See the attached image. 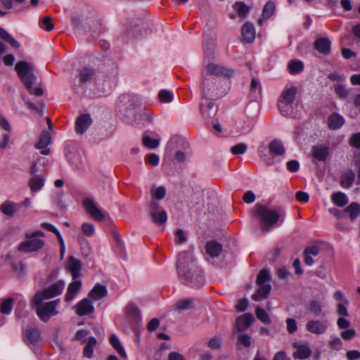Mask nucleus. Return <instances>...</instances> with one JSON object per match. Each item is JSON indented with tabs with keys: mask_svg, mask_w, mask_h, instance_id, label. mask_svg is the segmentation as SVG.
Here are the masks:
<instances>
[{
	"mask_svg": "<svg viewBox=\"0 0 360 360\" xmlns=\"http://www.w3.org/2000/svg\"><path fill=\"white\" fill-rule=\"evenodd\" d=\"M41 27L47 32H50L53 29L52 19L50 16H46L41 21Z\"/></svg>",
	"mask_w": 360,
	"mask_h": 360,
	"instance_id": "obj_56",
	"label": "nucleus"
},
{
	"mask_svg": "<svg viewBox=\"0 0 360 360\" xmlns=\"http://www.w3.org/2000/svg\"><path fill=\"white\" fill-rule=\"evenodd\" d=\"M194 307V300L191 298L180 300L176 303V309L179 311L188 310Z\"/></svg>",
	"mask_w": 360,
	"mask_h": 360,
	"instance_id": "obj_40",
	"label": "nucleus"
},
{
	"mask_svg": "<svg viewBox=\"0 0 360 360\" xmlns=\"http://www.w3.org/2000/svg\"><path fill=\"white\" fill-rule=\"evenodd\" d=\"M330 46L331 42L328 38H319L314 43L316 49L323 55H328L330 53Z\"/></svg>",
	"mask_w": 360,
	"mask_h": 360,
	"instance_id": "obj_29",
	"label": "nucleus"
},
{
	"mask_svg": "<svg viewBox=\"0 0 360 360\" xmlns=\"http://www.w3.org/2000/svg\"><path fill=\"white\" fill-rule=\"evenodd\" d=\"M0 37L5 41L9 43L14 48H19V43L14 39L5 30L0 27Z\"/></svg>",
	"mask_w": 360,
	"mask_h": 360,
	"instance_id": "obj_43",
	"label": "nucleus"
},
{
	"mask_svg": "<svg viewBox=\"0 0 360 360\" xmlns=\"http://www.w3.org/2000/svg\"><path fill=\"white\" fill-rule=\"evenodd\" d=\"M269 149L271 154L274 155H283L285 153V148L281 141L274 139L269 144Z\"/></svg>",
	"mask_w": 360,
	"mask_h": 360,
	"instance_id": "obj_32",
	"label": "nucleus"
},
{
	"mask_svg": "<svg viewBox=\"0 0 360 360\" xmlns=\"http://www.w3.org/2000/svg\"><path fill=\"white\" fill-rule=\"evenodd\" d=\"M233 71L226 69L221 64L215 62H210L205 65L202 70V96L205 98H218L225 95L224 91H218L210 87L211 84H216L219 80L215 76H231Z\"/></svg>",
	"mask_w": 360,
	"mask_h": 360,
	"instance_id": "obj_1",
	"label": "nucleus"
},
{
	"mask_svg": "<svg viewBox=\"0 0 360 360\" xmlns=\"http://www.w3.org/2000/svg\"><path fill=\"white\" fill-rule=\"evenodd\" d=\"M200 110L204 117H212L217 113V109L212 102H209L205 105L201 104Z\"/></svg>",
	"mask_w": 360,
	"mask_h": 360,
	"instance_id": "obj_37",
	"label": "nucleus"
},
{
	"mask_svg": "<svg viewBox=\"0 0 360 360\" xmlns=\"http://www.w3.org/2000/svg\"><path fill=\"white\" fill-rule=\"evenodd\" d=\"M335 91L339 97L342 98H346L348 95V91L341 84H338L335 86Z\"/></svg>",
	"mask_w": 360,
	"mask_h": 360,
	"instance_id": "obj_62",
	"label": "nucleus"
},
{
	"mask_svg": "<svg viewBox=\"0 0 360 360\" xmlns=\"http://www.w3.org/2000/svg\"><path fill=\"white\" fill-rule=\"evenodd\" d=\"M166 194V188L165 186H159L152 191V195L158 200H162Z\"/></svg>",
	"mask_w": 360,
	"mask_h": 360,
	"instance_id": "obj_59",
	"label": "nucleus"
},
{
	"mask_svg": "<svg viewBox=\"0 0 360 360\" xmlns=\"http://www.w3.org/2000/svg\"><path fill=\"white\" fill-rule=\"evenodd\" d=\"M275 5L274 2L269 1L266 3L263 8L262 16L264 18L267 19L270 18L274 13Z\"/></svg>",
	"mask_w": 360,
	"mask_h": 360,
	"instance_id": "obj_50",
	"label": "nucleus"
},
{
	"mask_svg": "<svg viewBox=\"0 0 360 360\" xmlns=\"http://www.w3.org/2000/svg\"><path fill=\"white\" fill-rule=\"evenodd\" d=\"M95 76V70L90 67H84L79 70L78 77L79 80V86H82L86 82L92 79Z\"/></svg>",
	"mask_w": 360,
	"mask_h": 360,
	"instance_id": "obj_23",
	"label": "nucleus"
},
{
	"mask_svg": "<svg viewBox=\"0 0 360 360\" xmlns=\"http://www.w3.org/2000/svg\"><path fill=\"white\" fill-rule=\"evenodd\" d=\"M159 99L161 102L169 103L173 99V94L167 90H161L158 94Z\"/></svg>",
	"mask_w": 360,
	"mask_h": 360,
	"instance_id": "obj_54",
	"label": "nucleus"
},
{
	"mask_svg": "<svg viewBox=\"0 0 360 360\" xmlns=\"http://www.w3.org/2000/svg\"><path fill=\"white\" fill-rule=\"evenodd\" d=\"M292 347L296 349L292 353V356L295 359H306L311 355V350L308 344H301L299 342H294Z\"/></svg>",
	"mask_w": 360,
	"mask_h": 360,
	"instance_id": "obj_15",
	"label": "nucleus"
},
{
	"mask_svg": "<svg viewBox=\"0 0 360 360\" xmlns=\"http://www.w3.org/2000/svg\"><path fill=\"white\" fill-rule=\"evenodd\" d=\"M65 151L68 160L75 167H79L81 163V157L75 151L74 147L68 146Z\"/></svg>",
	"mask_w": 360,
	"mask_h": 360,
	"instance_id": "obj_30",
	"label": "nucleus"
},
{
	"mask_svg": "<svg viewBox=\"0 0 360 360\" xmlns=\"http://www.w3.org/2000/svg\"><path fill=\"white\" fill-rule=\"evenodd\" d=\"M250 90L252 94H257V93L260 94V92L262 91V86H261L260 82L257 79H256V78L252 79Z\"/></svg>",
	"mask_w": 360,
	"mask_h": 360,
	"instance_id": "obj_57",
	"label": "nucleus"
},
{
	"mask_svg": "<svg viewBox=\"0 0 360 360\" xmlns=\"http://www.w3.org/2000/svg\"><path fill=\"white\" fill-rule=\"evenodd\" d=\"M150 215L153 222L157 224H164L167 220V214L163 210L158 212H150Z\"/></svg>",
	"mask_w": 360,
	"mask_h": 360,
	"instance_id": "obj_39",
	"label": "nucleus"
},
{
	"mask_svg": "<svg viewBox=\"0 0 360 360\" xmlns=\"http://www.w3.org/2000/svg\"><path fill=\"white\" fill-rule=\"evenodd\" d=\"M305 327L309 333L316 335H321L327 332L329 323L327 320L311 319L307 322Z\"/></svg>",
	"mask_w": 360,
	"mask_h": 360,
	"instance_id": "obj_12",
	"label": "nucleus"
},
{
	"mask_svg": "<svg viewBox=\"0 0 360 360\" xmlns=\"http://www.w3.org/2000/svg\"><path fill=\"white\" fill-rule=\"evenodd\" d=\"M328 345L330 349L339 351L343 346V342L340 337L333 336L328 341Z\"/></svg>",
	"mask_w": 360,
	"mask_h": 360,
	"instance_id": "obj_44",
	"label": "nucleus"
},
{
	"mask_svg": "<svg viewBox=\"0 0 360 360\" xmlns=\"http://www.w3.org/2000/svg\"><path fill=\"white\" fill-rule=\"evenodd\" d=\"M345 124V119L338 113L334 112L328 117V126L329 129L337 130Z\"/></svg>",
	"mask_w": 360,
	"mask_h": 360,
	"instance_id": "obj_24",
	"label": "nucleus"
},
{
	"mask_svg": "<svg viewBox=\"0 0 360 360\" xmlns=\"http://www.w3.org/2000/svg\"><path fill=\"white\" fill-rule=\"evenodd\" d=\"M287 330L290 334H293L297 330V322L294 319H287L286 321Z\"/></svg>",
	"mask_w": 360,
	"mask_h": 360,
	"instance_id": "obj_58",
	"label": "nucleus"
},
{
	"mask_svg": "<svg viewBox=\"0 0 360 360\" xmlns=\"http://www.w3.org/2000/svg\"><path fill=\"white\" fill-rule=\"evenodd\" d=\"M354 173L352 171L345 172L340 180V185L345 188H348L352 186L354 180Z\"/></svg>",
	"mask_w": 360,
	"mask_h": 360,
	"instance_id": "obj_38",
	"label": "nucleus"
},
{
	"mask_svg": "<svg viewBox=\"0 0 360 360\" xmlns=\"http://www.w3.org/2000/svg\"><path fill=\"white\" fill-rule=\"evenodd\" d=\"M45 179L41 175L32 176L29 180V187L32 193L40 191L45 185Z\"/></svg>",
	"mask_w": 360,
	"mask_h": 360,
	"instance_id": "obj_22",
	"label": "nucleus"
},
{
	"mask_svg": "<svg viewBox=\"0 0 360 360\" xmlns=\"http://www.w3.org/2000/svg\"><path fill=\"white\" fill-rule=\"evenodd\" d=\"M39 236L44 237V233L42 231L27 233L25 234L27 240L19 245L18 250L25 253H30L41 249L45 242L44 240L39 238Z\"/></svg>",
	"mask_w": 360,
	"mask_h": 360,
	"instance_id": "obj_7",
	"label": "nucleus"
},
{
	"mask_svg": "<svg viewBox=\"0 0 360 360\" xmlns=\"http://www.w3.org/2000/svg\"><path fill=\"white\" fill-rule=\"evenodd\" d=\"M117 75V69L112 68L109 74L102 75L96 81L94 88L89 92V96L99 97L110 94L116 86Z\"/></svg>",
	"mask_w": 360,
	"mask_h": 360,
	"instance_id": "obj_4",
	"label": "nucleus"
},
{
	"mask_svg": "<svg viewBox=\"0 0 360 360\" xmlns=\"http://www.w3.org/2000/svg\"><path fill=\"white\" fill-rule=\"evenodd\" d=\"M337 326L340 330H342L340 333L342 340L351 341L356 337V330L354 328H350L351 323L347 319L338 318L337 319Z\"/></svg>",
	"mask_w": 360,
	"mask_h": 360,
	"instance_id": "obj_11",
	"label": "nucleus"
},
{
	"mask_svg": "<svg viewBox=\"0 0 360 360\" xmlns=\"http://www.w3.org/2000/svg\"><path fill=\"white\" fill-rule=\"evenodd\" d=\"M350 143L356 148H360V132L353 134L350 138Z\"/></svg>",
	"mask_w": 360,
	"mask_h": 360,
	"instance_id": "obj_64",
	"label": "nucleus"
},
{
	"mask_svg": "<svg viewBox=\"0 0 360 360\" xmlns=\"http://www.w3.org/2000/svg\"><path fill=\"white\" fill-rule=\"evenodd\" d=\"M142 141L144 146L150 149L156 148L160 145V141L158 139H151L148 135L146 134L143 135Z\"/></svg>",
	"mask_w": 360,
	"mask_h": 360,
	"instance_id": "obj_47",
	"label": "nucleus"
},
{
	"mask_svg": "<svg viewBox=\"0 0 360 360\" xmlns=\"http://www.w3.org/2000/svg\"><path fill=\"white\" fill-rule=\"evenodd\" d=\"M51 135L47 131H42L39 141L35 144V148L41 150V153L47 155L50 153V150L46 148L47 146L51 143Z\"/></svg>",
	"mask_w": 360,
	"mask_h": 360,
	"instance_id": "obj_21",
	"label": "nucleus"
},
{
	"mask_svg": "<svg viewBox=\"0 0 360 360\" xmlns=\"http://www.w3.org/2000/svg\"><path fill=\"white\" fill-rule=\"evenodd\" d=\"M309 310L311 313H312L315 316H319L322 313L323 305L319 301L316 300H312L309 302Z\"/></svg>",
	"mask_w": 360,
	"mask_h": 360,
	"instance_id": "obj_42",
	"label": "nucleus"
},
{
	"mask_svg": "<svg viewBox=\"0 0 360 360\" xmlns=\"http://www.w3.org/2000/svg\"><path fill=\"white\" fill-rule=\"evenodd\" d=\"M349 304H336V313L339 318H345L349 316V312L347 307Z\"/></svg>",
	"mask_w": 360,
	"mask_h": 360,
	"instance_id": "obj_53",
	"label": "nucleus"
},
{
	"mask_svg": "<svg viewBox=\"0 0 360 360\" xmlns=\"http://www.w3.org/2000/svg\"><path fill=\"white\" fill-rule=\"evenodd\" d=\"M92 123L91 117L88 114H84L77 117L75 131L77 134H83Z\"/></svg>",
	"mask_w": 360,
	"mask_h": 360,
	"instance_id": "obj_16",
	"label": "nucleus"
},
{
	"mask_svg": "<svg viewBox=\"0 0 360 360\" xmlns=\"http://www.w3.org/2000/svg\"><path fill=\"white\" fill-rule=\"evenodd\" d=\"M23 340L27 345H36L41 340V333L37 328H29L24 333Z\"/></svg>",
	"mask_w": 360,
	"mask_h": 360,
	"instance_id": "obj_13",
	"label": "nucleus"
},
{
	"mask_svg": "<svg viewBox=\"0 0 360 360\" xmlns=\"http://www.w3.org/2000/svg\"><path fill=\"white\" fill-rule=\"evenodd\" d=\"M344 212L349 214L350 219L353 221L360 216V205L352 202L344 210Z\"/></svg>",
	"mask_w": 360,
	"mask_h": 360,
	"instance_id": "obj_34",
	"label": "nucleus"
},
{
	"mask_svg": "<svg viewBox=\"0 0 360 360\" xmlns=\"http://www.w3.org/2000/svg\"><path fill=\"white\" fill-rule=\"evenodd\" d=\"M59 303L60 300L58 299L44 304L43 302L37 304L34 302V296L30 302V304L34 307L37 316L44 322H47L51 316L59 314V311L57 310V306Z\"/></svg>",
	"mask_w": 360,
	"mask_h": 360,
	"instance_id": "obj_6",
	"label": "nucleus"
},
{
	"mask_svg": "<svg viewBox=\"0 0 360 360\" xmlns=\"http://www.w3.org/2000/svg\"><path fill=\"white\" fill-rule=\"evenodd\" d=\"M247 150V146L243 143H240L233 146L231 148L230 151L233 155H240L243 154Z\"/></svg>",
	"mask_w": 360,
	"mask_h": 360,
	"instance_id": "obj_55",
	"label": "nucleus"
},
{
	"mask_svg": "<svg viewBox=\"0 0 360 360\" xmlns=\"http://www.w3.org/2000/svg\"><path fill=\"white\" fill-rule=\"evenodd\" d=\"M335 300L338 302L337 304H349V301L345 297L344 294L340 290H336L333 294Z\"/></svg>",
	"mask_w": 360,
	"mask_h": 360,
	"instance_id": "obj_60",
	"label": "nucleus"
},
{
	"mask_svg": "<svg viewBox=\"0 0 360 360\" xmlns=\"http://www.w3.org/2000/svg\"><path fill=\"white\" fill-rule=\"evenodd\" d=\"M110 342L112 347L117 352V353L122 358H127V353L124 351L120 340L115 335H112L110 338Z\"/></svg>",
	"mask_w": 360,
	"mask_h": 360,
	"instance_id": "obj_36",
	"label": "nucleus"
},
{
	"mask_svg": "<svg viewBox=\"0 0 360 360\" xmlns=\"http://www.w3.org/2000/svg\"><path fill=\"white\" fill-rule=\"evenodd\" d=\"M206 252L211 257H218L222 252V245L215 240H210L206 243Z\"/></svg>",
	"mask_w": 360,
	"mask_h": 360,
	"instance_id": "obj_27",
	"label": "nucleus"
},
{
	"mask_svg": "<svg viewBox=\"0 0 360 360\" xmlns=\"http://www.w3.org/2000/svg\"><path fill=\"white\" fill-rule=\"evenodd\" d=\"M81 288L82 281L80 280H72L68 287L67 292L65 295V301L70 302L74 300Z\"/></svg>",
	"mask_w": 360,
	"mask_h": 360,
	"instance_id": "obj_20",
	"label": "nucleus"
},
{
	"mask_svg": "<svg viewBox=\"0 0 360 360\" xmlns=\"http://www.w3.org/2000/svg\"><path fill=\"white\" fill-rule=\"evenodd\" d=\"M255 318L251 314H245L236 319V327L238 332L246 330L254 322Z\"/></svg>",
	"mask_w": 360,
	"mask_h": 360,
	"instance_id": "obj_17",
	"label": "nucleus"
},
{
	"mask_svg": "<svg viewBox=\"0 0 360 360\" xmlns=\"http://www.w3.org/2000/svg\"><path fill=\"white\" fill-rule=\"evenodd\" d=\"M186 259H193L189 252H184L179 255L176 267L179 269V275L191 287L199 288L204 285L205 278L201 271L194 265L186 266Z\"/></svg>",
	"mask_w": 360,
	"mask_h": 360,
	"instance_id": "obj_2",
	"label": "nucleus"
},
{
	"mask_svg": "<svg viewBox=\"0 0 360 360\" xmlns=\"http://www.w3.org/2000/svg\"><path fill=\"white\" fill-rule=\"evenodd\" d=\"M313 156L319 161H325L328 155V147L323 145H315L312 147Z\"/></svg>",
	"mask_w": 360,
	"mask_h": 360,
	"instance_id": "obj_26",
	"label": "nucleus"
},
{
	"mask_svg": "<svg viewBox=\"0 0 360 360\" xmlns=\"http://www.w3.org/2000/svg\"><path fill=\"white\" fill-rule=\"evenodd\" d=\"M270 280V273L267 269H262L257 276V284L258 285H264L269 283Z\"/></svg>",
	"mask_w": 360,
	"mask_h": 360,
	"instance_id": "obj_45",
	"label": "nucleus"
},
{
	"mask_svg": "<svg viewBox=\"0 0 360 360\" xmlns=\"http://www.w3.org/2000/svg\"><path fill=\"white\" fill-rule=\"evenodd\" d=\"M127 312L129 316L136 321L141 319V313L139 308L134 304H129L127 307Z\"/></svg>",
	"mask_w": 360,
	"mask_h": 360,
	"instance_id": "obj_48",
	"label": "nucleus"
},
{
	"mask_svg": "<svg viewBox=\"0 0 360 360\" xmlns=\"http://www.w3.org/2000/svg\"><path fill=\"white\" fill-rule=\"evenodd\" d=\"M81 229L84 235L87 237H91L95 233V226L89 222H84L82 224Z\"/></svg>",
	"mask_w": 360,
	"mask_h": 360,
	"instance_id": "obj_51",
	"label": "nucleus"
},
{
	"mask_svg": "<svg viewBox=\"0 0 360 360\" xmlns=\"http://www.w3.org/2000/svg\"><path fill=\"white\" fill-rule=\"evenodd\" d=\"M255 314L257 318L262 323L266 324H270L271 323V319L268 315V314L265 311L264 309L257 307L255 309Z\"/></svg>",
	"mask_w": 360,
	"mask_h": 360,
	"instance_id": "obj_49",
	"label": "nucleus"
},
{
	"mask_svg": "<svg viewBox=\"0 0 360 360\" xmlns=\"http://www.w3.org/2000/svg\"><path fill=\"white\" fill-rule=\"evenodd\" d=\"M187 240V238L182 229H178L175 234V242L176 244H182Z\"/></svg>",
	"mask_w": 360,
	"mask_h": 360,
	"instance_id": "obj_61",
	"label": "nucleus"
},
{
	"mask_svg": "<svg viewBox=\"0 0 360 360\" xmlns=\"http://www.w3.org/2000/svg\"><path fill=\"white\" fill-rule=\"evenodd\" d=\"M108 291L105 285L96 284L89 292V297L93 300L97 301L107 296Z\"/></svg>",
	"mask_w": 360,
	"mask_h": 360,
	"instance_id": "obj_28",
	"label": "nucleus"
},
{
	"mask_svg": "<svg viewBox=\"0 0 360 360\" xmlns=\"http://www.w3.org/2000/svg\"><path fill=\"white\" fill-rule=\"evenodd\" d=\"M15 69L30 94L37 96L43 95L44 91L40 86L33 87V84L36 83L37 77L33 73L34 68L30 63L25 61H19L16 63Z\"/></svg>",
	"mask_w": 360,
	"mask_h": 360,
	"instance_id": "obj_3",
	"label": "nucleus"
},
{
	"mask_svg": "<svg viewBox=\"0 0 360 360\" xmlns=\"http://www.w3.org/2000/svg\"><path fill=\"white\" fill-rule=\"evenodd\" d=\"M13 299L8 298L2 302L0 307V311L3 314H9L12 310Z\"/></svg>",
	"mask_w": 360,
	"mask_h": 360,
	"instance_id": "obj_52",
	"label": "nucleus"
},
{
	"mask_svg": "<svg viewBox=\"0 0 360 360\" xmlns=\"http://www.w3.org/2000/svg\"><path fill=\"white\" fill-rule=\"evenodd\" d=\"M238 340L242 345H243L245 347H250L252 344L250 337L246 334L239 335L238 338Z\"/></svg>",
	"mask_w": 360,
	"mask_h": 360,
	"instance_id": "obj_63",
	"label": "nucleus"
},
{
	"mask_svg": "<svg viewBox=\"0 0 360 360\" xmlns=\"http://www.w3.org/2000/svg\"><path fill=\"white\" fill-rule=\"evenodd\" d=\"M297 94V88L290 86L283 89L278 101V106L283 115H288L292 112V104Z\"/></svg>",
	"mask_w": 360,
	"mask_h": 360,
	"instance_id": "obj_8",
	"label": "nucleus"
},
{
	"mask_svg": "<svg viewBox=\"0 0 360 360\" xmlns=\"http://www.w3.org/2000/svg\"><path fill=\"white\" fill-rule=\"evenodd\" d=\"M20 207V205L7 200L0 205V211L6 216L13 217Z\"/></svg>",
	"mask_w": 360,
	"mask_h": 360,
	"instance_id": "obj_25",
	"label": "nucleus"
},
{
	"mask_svg": "<svg viewBox=\"0 0 360 360\" xmlns=\"http://www.w3.org/2000/svg\"><path fill=\"white\" fill-rule=\"evenodd\" d=\"M288 68L292 74L300 73L304 68V64L300 60H290L288 63Z\"/></svg>",
	"mask_w": 360,
	"mask_h": 360,
	"instance_id": "obj_46",
	"label": "nucleus"
},
{
	"mask_svg": "<svg viewBox=\"0 0 360 360\" xmlns=\"http://www.w3.org/2000/svg\"><path fill=\"white\" fill-rule=\"evenodd\" d=\"M233 7L238 16L242 18H245L250 10V8L243 1H236Z\"/></svg>",
	"mask_w": 360,
	"mask_h": 360,
	"instance_id": "obj_35",
	"label": "nucleus"
},
{
	"mask_svg": "<svg viewBox=\"0 0 360 360\" xmlns=\"http://www.w3.org/2000/svg\"><path fill=\"white\" fill-rule=\"evenodd\" d=\"M259 286V288L257 292L252 295V299L256 302L267 298L271 289V286L269 283Z\"/></svg>",
	"mask_w": 360,
	"mask_h": 360,
	"instance_id": "obj_31",
	"label": "nucleus"
},
{
	"mask_svg": "<svg viewBox=\"0 0 360 360\" xmlns=\"http://www.w3.org/2000/svg\"><path fill=\"white\" fill-rule=\"evenodd\" d=\"M75 312L78 316H85L94 311V307L89 298H84L75 306Z\"/></svg>",
	"mask_w": 360,
	"mask_h": 360,
	"instance_id": "obj_14",
	"label": "nucleus"
},
{
	"mask_svg": "<svg viewBox=\"0 0 360 360\" xmlns=\"http://www.w3.org/2000/svg\"><path fill=\"white\" fill-rule=\"evenodd\" d=\"M97 341L94 337H90L87 341L86 345L84 348L83 355L86 358H91L94 353V347L96 345Z\"/></svg>",
	"mask_w": 360,
	"mask_h": 360,
	"instance_id": "obj_41",
	"label": "nucleus"
},
{
	"mask_svg": "<svg viewBox=\"0 0 360 360\" xmlns=\"http://www.w3.org/2000/svg\"><path fill=\"white\" fill-rule=\"evenodd\" d=\"M83 206L88 214L94 219L101 221L106 217V213L103 212L98 204L91 198H85Z\"/></svg>",
	"mask_w": 360,
	"mask_h": 360,
	"instance_id": "obj_10",
	"label": "nucleus"
},
{
	"mask_svg": "<svg viewBox=\"0 0 360 360\" xmlns=\"http://www.w3.org/2000/svg\"><path fill=\"white\" fill-rule=\"evenodd\" d=\"M67 269L71 273L72 280H79V276L82 269V263L79 259L72 256L70 257L67 264Z\"/></svg>",
	"mask_w": 360,
	"mask_h": 360,
	"instance_id": "obj_18",
	"label": "nucleus"
},
{
	"mask_svg": "<svg viewBox=\"0 0 360 360\" xmlns=\"http://www.w3.org/2000/svg\"><path fill=\"white\" fill-rule=\"evenodd\" d=\"M64 288L65 282L62 280H59L48 288L37 291L34 295V302L38 304L46 300L53 298L60 295Z\"/></svg>",
	"mask_w": 360,
	"mask_h": 360,
	"instance_id": "obj_9",
	"label": "nucleus"
},
{
	"mask_svg": "<svg viewBox=\"0 0 360 360\" xmlns=\"http://www.w3.org/2000/svg\"><path fill=\"white\" fill-rule=\"evenodd\" d=\"M255 212L259 218L262 230L265 232L270 231L280 217V214L276 210L262 205L257 204Z\"/></svg>",
	"mask_w": 360,
	"mask_h": 360,
	"instance_id": "obj_5",
	"label": "nucleus"
},
{
	"mask_svg": "<svg viewBox=\"0 0 360 360\" xmlns=\"http://www.w3.org/2000/svg\"><path fill=\"white\" fill-rule=\"evenodd\" d=\"M243 41L252 43L255 39V29L252 22H246L241 27Z\"/></svg>",
	"mask_w": 360,
	"mask_h": 360,
	"instance_id": "obj_19",
	"label": "nucleus"
},
{
	"mask_svg": "<svg viewBox=\"0 0 360 360\" xmlns=\"http://www.w3.org/2000/svg\"><path fill=\"white\" fill-rule=\"evenodd\" d=\"M332 202L338 207H344L348 203V198L345 193L338 191L331 195Z\"/></svg>",
	"mask_w": 360,
	"mask_h": 360,
	"instance_id": "obj_33",
	"label": "nucleus"
}]
</instances>
